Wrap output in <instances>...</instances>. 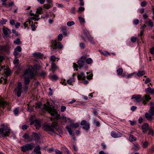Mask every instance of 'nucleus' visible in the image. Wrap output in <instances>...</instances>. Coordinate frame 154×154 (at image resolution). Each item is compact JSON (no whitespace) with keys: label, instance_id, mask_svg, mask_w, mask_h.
Masks as SVG:
<instances>
[{"label":"nucleus","instance_id":"1","mask_svg":"<svg viewBox=\"0 0 154 154\" xmlns=\"http://www.w3.org/2000/svg\"><path fill=\"white\" fill-rule=\"evenodd\" d=\"M44 108L52 116L54 117V119L51 118V120L52 121L51 125H45L44 129L51 134L55 135V131L54 128L57 125V122L55 121L60 119V115L57 113L55 109H52L49 106L46 105L45 104H44Z\"/></svg>","mask_w":154,"mask_h":154},{"label":"nucleus","instance_id":"2","mask_svg":"<svg viewBox=\"0 0 154 154\" xmlns=\"http://www.w3.org/2000/svg\"><path fill=\"white\" fill-rule=\"evenodd\" d=\"M38 65L35 64L31 68L26 69L23 73L24 75H29V77L25 76L24 77V82L25 85H28L30 82V78H33L35 76L34 73L38 68Z\"/></svg>","mask_w":154,"mask_h":154},{"label":"nucleus","instance_id":"3","mask_svg":"<svg viewBox=\"0 0 154 154\" xmlns=\"http://www.w3.org/2000/svg\"><path fill=\"white\" fill-rule=\"evenodd\" d=\"M11 133V130L7 127H4L0 128V138L1 137H9Z\"/></svg>","mask_w":154,"mask_h":154},{"label":"nucleus","instance_id":"4","mask_svg":"<svg viewBox=\"0 0 154 154\" xmlns=\"http://www.w3.org/2000/svg\"><path fill=\"white\" fill-rule=\"evenodd\" d=\"M79 126V123H71L69 126H66V128L67 130L70 134L71 135H72V131L71 128H76Z\"/></svg>","mask_w":154,"mask_h":154},{"label":"nucleus","instance_id":"5","mask_svg":"<svg viewBox=\"0 0 154 154\" xmlns=\"http://www.w3.org/2000/svg\"><path fill=\"white\" fill-rule=\"evenodd\" d=\"M52 45L51 47L54 49L57 48L61 49L63 48V46L61 43L59 42H57L56 41H53L51 42Z\"/></svg>","mask_w":154,"mask_h":154},{"label":"nucleus","instance_id":"6","mask_svg":"<svg viewBox=\"0 0 154 154\" xmlns=\"http://www.w3.org/2000/svg\"><path fill=\"white\" fill-rule=\"evenodd\" d=\"M22 85L21 82H19L18 84L17 87L15 89V91L16 94L18 97H20L22 91Z\"/></svg>","mask_w":154,"mask_h":154},{"label":"nucleus","instance_id":"7","mask_svg":"<svg viewBox=\"0 0 154 154\" xmlns=\"http://www.w3.org/2000/svg\"><path fill=\"white\" fill-rule=\"evenodd\" d=\"M21 150L25 152L26 151L32 150L33 148V144H27L21 147Z\"/></svg>","mask_w":154,"mask_h":154},{"label":"nucleus","instance_id":"8","mask_svg":"<svg viewBox=\"0 0 154 154\" xmlns=\"http://www.w3.org/2000/svg\"><path fill=\"white\" fill-rule=\"evenodd\" d=\"M87 57L85 56H82L78 61V63L80 69L84 65L85 61Z\"/></svg>","mask_w":154,"mask_h":154},{"label":"nucleus","instance_id":"9","mask_svg":"<svg viewBox=\"0 0 154 154\" xmlns=\"http://www.w3.org/2000/svg\"><path fill=\"white\" fill-rule=\"evenodd\" d=\"M151 98L149 95L145 94L142 97V103L144 105H146L147 103L148 102Z\"/></svg>","mask_w":154,"mask_h":154},{"label":"nucleus","instance_id":"10","mask_svg":"<svg viewBox=\"0 0 154 154\" xmlns=\"http://www.w3.org/2000/svg\"><path fill=\"white\" fill-rule=\"evenodd\" d=\"M81 125L83 126L82 128L86 130H88L90 129V124L85 120H82Z\"/></svg>","mask_w":154,"mask_h":154},{"label":"nucleus","instance_id":"11","mask_svg":"<svg viewBox=\"0 0 154 154\" xmlns=\"http://www.w3.org/2000/svg\"><path fill=\"white\" fill-rule=\"evenodd\" d=\"M131 99H134L135 100L134 102H135L139 103L141 101H142V97L140 95H134L132 96Z\"/></svg>","mask_w":154,"mask_h":154},{"label":"nucleus","instance_id":"12","mask_svg":"<svg viewBox=\"0 0 154 154\" xmlns=\"http://www.w3.org/2000/svg\"><path fill=\"white\" fill-rule=\"evenodd\" d=\"M21 51V48L20 46H17L14 49L13 54L16 58H17V56L19 52Z\"/></svg>","mask_w":154,"mask_h":154},{"label":"nucleus","instance_id":"13","mask_svg":"<svg viewBox=\"0 0 154 154\" xmlns=\"http://www.w3.org/2000/svg\"><path fill=\"white\" fill-rule=\"evenodd\" d=\"M111 136L113 138H117L121 137L122 134L119 132H116L114 131H112L111 133Z\"/></svg>","mask_w":154,"mask_h":154},{"label":"nucleus","instance_id":"14","mask_svg":"<svg viewBox=\"0 0 154 154\" xmlns=\"http://www.w3.org/2000/svg\"><path fill=\"white\" fill-rule=\"evenodd\" d=\"M152 114L149 112L146 113L145 114V117L146 119L149 121L152 122L153 119V116Z\"/></svg>","mask_w":154,"mask_h":154},{"label":"nucleus","instance_id":"15","mask_svg":"<svg viewBox=\"0 0 154 154\" xmlns=\"http://www.w3.org/2000/svg\"><path fill=\"white\" fill-rule=\"evenodd\" d=\"M142 129L143 133H146L147 131L149 129V126L147 123H145L142 126Z\"/></svg>","mask_w":154,"mask_h":154},{"label":"nucleus","instance_id":"16","mask_svg":"<svg viewBox=\"0 0 154 154\" xmlns=\"http://www.w3.org/2000/svg\"><path fill=\"white\" fill-rule=\"evenodd\" d=\"M82 38L83 40L85 42H87V39H88V41H89L91 43L93 44L95 43V42L93 40V38L91 37V36H88V38H87L86 39L83 36L82 37Z\"/></svg>","mask_w":154,"mask_h":154},{"label":"nucleus","instance_id":"17","mask_svg":"<svg viewBox=\"0 0 154 154\" xmlns=\"http://www.w3.org/2000/svg\"><path fill=\"white\" fill-rule=\"evenodd\" d=\"M2 30L5 36H8L9 34L11 33L10 30L7 27H3Z\"/></svg>","mask_w":154,"mask_h":154},{"label":"nucleus","instance_id":"18","mask_svg":"<svg viewBox=\"0 0 154 154\" xmlns=\"http://www.w3.org/2000/svg\"><path fill=\"white\" fill-rule=\"evenodd\" d=\"M32 137L33 140L37 142L38 140V133L33 132L32 133Z\"/></svg>","mask_w":154,"mask_h":154},{"label":"nucleus","instance_id":"19","mask_svg":"<svg viewBox=\"0 0 154 154\" xmlns=\"http://www.w3.org/2000/svg\"><path fill=\"white\" fill-rule=\"evenodd\" d=\"M35 125V126L37 129H38V120L36 119L32 121L30 123V125Z\"/></svg>","mask_w":154,"mask_h":154},{"label":"nucleus","instance_id":"20","mask_svg":"<svg viewBox=\"0 0 154 154\" xmlns=\"http://www.w3.org/2000/svg\"><path fill=\"white\" fill-rule=\"evenodd\" d=\"M51 70L53 72H54L58 68L55 63H51Z\"/></svg>","mask_w":154,"mask_h":154},{"label":"nucleus","instance_id":"21","mask_svg":"<svg viewBox=\"0 0 154 154\" xmlns=\"http://www.w3.org/2000/svg\"><path fill=\"white\" fill-rule=\"evenodd\" d=\"M59 60V58L57 57L54 55H52L50 56V60L51 62V63H55V62L57 60L58 61Z\"/></svg>","mask_w":154,"mask_h":154},{"label":"nucleus","instance_id":"22","mask_svg":"<svg viewBox=\"0 0 154 154\" xmlns=\"http://www.w3.org/2000/svg\"><path fill=\"white\" fill-rule=\"evenodd\" d=\"M146 93L147 94H154V90H152L150 87H149L147 88L145 91Z\"/></svg>","mask_w":154,"mask_h":154},{"label":"nucleus","instance_id":"23","mask_svg":"<svg viewBox=\"0 0 154 154\" xmlns=\"http://www.w3.org/2000/svg\"><path fill=\"white\" fill-rule=\"evenodd\" d=\"M47 73L43 71H39V76L43 78H44L46 75Z\"/></svg>","mask_w":154,"mask_h":154},{"label":"nucleus","instance_id":"24","mask_svg":"<svg viewBox=\"0 0 154 154\" xmlns=\"http://www.w3.org/2000/svg\"><path fill=\"white\" fill-rule=\"evenodd\" d=\"M75 82L74 78L72 77L69 78L67 81V83L70 85H72V83Z\"/></svg>","mask_w":154,"mask_h":154},{"label":"nucleus","instance_id":"25","mask_svg":"<svg viewBox=\"0 0 154 154\" xmlns=\"http://www.w3.org/2000/svg\"><path fill=\"white\" fill-rule=\"evenodd\" d=\"M5 74L6 77H8V76H10L11 74V72L10 69L8 68H7L6 71L5 72Z\"/></svg>","mask_w":154,"mask_h":154},{"label":"nucleus","instance_id":"26","mask_svg":"<svg viewBox=\"0 0 154 154\" xmlns=\"http://www.w3.org/2000/svg\"><path fill=\"white\" fill-rule=\"evenodd\" d=\"M140 145L137 143L134 144L133 147V149L135 151H137L139 150L140 148Z\"/></svg>","mask_w":154,"mask_h":154},{"label":"nucleus","instance_id":"27","mask_svg":"<svg viewBox=\"0 0 154 154\" xmlns=\"http://www.w3.org/2000/svg\"><path fill=\"white\" fill-rule=\"evenodd\" d=\"M145 74V72L143 71L139 70L137 73V75L138 76H141Z\"/></svg>","mask_w":154,"mask_h":154},{"label":"nucleus","instance_id":"28","mask_svg":"<svg viewBox=\"0 0 154 154\" xmlns=\"http://www.w3.org/2000/svg\"><path fill=\"white\" fill-rule=\"evenodd\" d=\"M61 30L63 32V35L65 36H66L67 35V33L66 32V27L64 26L62 27H61Z\"/></svg>","mask_w":154,"mask_h":154},{"label":"nucleus","instance_id":"29","mask_svg":"<svg viewBox=\"0 0 154 154\" xmlns=\"http://www.w3.org/2000/svg\"><path fill=\"white\" fill-rule=\"evenodd\" d=\"M129 140L131 142L136 141L137 140L136 138L132 135H131L129 137Z\"/></svg>","mask_w":154,"mask_h":154},{"label":"nucleus","instance_id":"30","mask_svg":"<svg viewBox=\"0 0 154 154\" xmlns=\"http://www.w3.org/2000/svg\"><path fill=\"white\" fill-rule=\"evenodd\" d=\"M78 19L80 23L81 24H84L85 23V19L81 17H79Z\"/></svg>","mask_w":154,"mask_h":154},{"label":"nucleus","instance_id":"31","mask_svg":"<svg viewBox=\"0 0 154 154\" xmlns=\"http://www.w3.org/2000/svg\"><path fill=\"white\" fill-rule=\"evenodd\" d=\"M123 70L122 68H119L117 70V72L118 75H121L122 74Z\"/></svg>","mask_w":154,"mask_h":154},{"label":"nucleus","instance_id":"32","mask_svg":"<svg viewBox=\"0 0 154 154\" xmlns=\"http://www.w3.org/2000/svg\"><path fill=\"white\" fill-rule=\"evenodd\" d=\"M14 43L17 45H20L21 43V42L19 38H17L14 41Z\"/></svg>","mask_w":154,"mask_h":154},{"label":"nucleus","instance_id":"33","mask_svg":"<svg viewBox=\"0 0 154 154\" xmlns=\"http://www.w3.org/2000/svg\"><path fill=\"white\" fill-rule=\"evenodd\" d=\"M52 5L51 4H45L43 5V8H45L47 9H49L50 8Z\"/></svg>","mask_w":154,"mask_h":154},{"label":"nucleus","instance_id":"34","mask_svg":"<svg viewBox=\"0 0 154 154\" xmlns=\"http://www.w3.org/2000/svg\"><path fill=\"white\" fill-rule=\"evenodd\" d=\"M28 106L27 107V111L30 113L33 110V108L32 106H30L29 104L28 105Z\"/></svg>","mask_w":154,"mask_h":154},{"label":"nucleus","instance_id":"35","mask_svg":"<svg viewBox=\"0 0 154 154\" xmlns=\"http://www.w3.org/2000/svg\"><path fill=\"white\" fill-rule=\"evenodd\" d=\"M35 17H32L30 19H29L28 21H27V22L28 23V24H29L30 26H31L33 24V22H32L31 20H34L35 19Z\"/></svg>","mask_w":154,"mask_h":154},{"label":"nucleus","instance_id":"36","mask_svg":"<svg viewBox=\"0 0 154 154\" xmlns=\"http://www.w3.org/2000/svg\"><path fill=\"white\" fill-rule=\"evenodd\" d=\"M62 119L63 122H68L69 121H70V119L66 118L65 117H63L62 118Z\"/></svg>","mask_w":154,"mask_h":154},{"label":"nucleus","instance_id":"37","mask_svg":"<svg viewBox=\"0 0 154 154\" xmlns=\"http://www.w3.org/2000/svg\"><path fill=\"white\" fill-rule=\"evenodd\" d=\"M143 146L142 147L143 148H146L149 145V143L146 142H142Z\"/></svg>","mask_w":154,"mask_h":154},{"label":"nucleus","instance_id":"38","mask_svg":"<svg viewBox=\"0 0 154 154\" xmlns=\"http://www.w3.org/2000/svg\"><path fill=\"white\" fill-rule=\"evenodd\" d=\"M77 78L79 80H85V76H83L81 75H78L77 76Z\"/></svg>","mask_w":154,"mask_h":154},{"label":"nucleus","instance_id":"39","mask_svg":"<svg viewBox=\"0 0 154 154\" xmlns=\"http://www.w3.org/2000/svg\"><path fill=\"white\" fill-rule=\"evenodd\" d=\"M61 149L64 151L65 153H67V152L69 151L68 149L65 146L62 147L61 148Z\"/></svg>","mask_w":154,"mask_h":154},{"label":"nucleus","instance_id":"40","mask_svg":"<svg viewBox=\"0 0 154 154\" xmlns=\"http://www.w3.org/2000/svg\"><path fill=\"white\" fill-rule=\"evenodd\" d=\"M149 113H150L152 115H154V108L152 107H150L149 110Z\"/></svg>","mask_w":154,"mask_h":154},{"label":"nucleus","instance_id":"41","mask_svg":"<svg viewBox=\"0 0 154 154\" xmlns=\"http://www.w3.org/2000/svg\"><path fill=\"white\" fill-rule=\"evenodd\" d=\"M137 39V38L134 36H133L131 37V40L132 42H136Z\"/></svg>","mask_w":154,"mask_h":154},{"label":"nucleus","instance_id":"42","mask_svg":"<svg viewBox=\"0 0 154 154\" xmlns=\"http://www.w3.org/2000/svg\"><path fill=\"white\" fill-rule=\"evenodd\" d=\"M7 51L5 46H2L0 47V51Z\"/></svg>","mask_w":154,"mask_h":154},{"label":"nucleus","instance_id":"43","mask_svg":"<svg viewBox=\"0 0 154 154\" xmlns=\"http://www.w3.org/2000/svg\"><path fill=\"white\" fill-rule=\"evenodd\" d=\"M33 151L36 154H38V146H37L34 149Z\"/></svg>","mask_w":154,"mask_h":154},{"label":"nucleus","instance_id":"44","mask_svg":"<svg viewBox=\"0 0 154 154\" xmlns=\"http://www.w3.org/2000/svg\"><path fill=\"white\" fill-rule=\"evenodd\" d=\"M92 60L91 58H88L86 60V62L88 64H90L92 62Z\"/></svg>","mask_w":154,"mask_h":154},{"label":"nucleus","instance_id":"45","mask_svg":"<svg viewBox=\"0 0 154 154\" xmlns=\"http://www.w3.org/2000/svg\"><path fill=\"white\" fill-rule=\"evenodd\" d=\"M58 77L55 75H54L51 77V79L52 80H56L58 79Z\"/></svg>","mask_w":154,"mask_h":154},{"label":"nucleus","instance_id":"46","mask_svg":"<svg viewBox=\"0 0 154 154\" xmlns=\"http://www.w3.org/2000/svg\"><path fill=\"white\" fill-rule=\"evenodd\" d=\"M23 137L25 139H27L29 138V135L28 133H26L23 136Z\"/></svg>","mask_w":154,"mask_h":154},{"label":"nucleus","instance_id":"47","mask_svg":"<svg viewBox=\"0 0 154 154\" xmlns=\"http://www.w3.org/2000/svg\"><path fill=\"white\" fill-rule=\"evenodd\" d=\"M67 25L69 26H70L75 24V23L74 21L68 22L67 23Z\"/></svg>","mask_w":154,"mask_h":154},{"label":"nucleus","instance_id":"48","mask_svg":"<svg viewBox=\"0 0 154 154\" xmlns=\"http://www.w3.org/2000/svg\"><path fill=\"white\" fill-rule=\"evenodd\" d=\"M154 132L152 129L151 128L149 129V132L148 133V134L153 136L154 135Z\"/></svg>","mask_w":154,"mask_h":154},{"label":"nucleus","instance_id":"49","mask_svg":"<svg viewBox=\"0 0 154 154\" xmlns=\"http://www.w3.org/2000/svg\"><path fill=\"white\" fill-rule=\"evenodd\" d=\"M94 123L97 126L99 127L100 125V123L98 121L95 120L94 121Z\"/></svg>","mask_w":154,"mask_h":154},{"label":"nucleus","instance_id":"50","mask_svg":"<svg viewBox=\"0 0 154 154\" xmlns=\"http://www.w3.org/2000/svg\"><path fill=\"white\" fill-rule=\"evenodd\" d=\"M45 57L43 54L39 53V59H45Z\"/></svg>","mask_w":154,"mask_h":154},{"label":"nucleus","instance_id":"51","mask_svg":"<svg viewBox=\"0 0 154 154\" xmlns=\"http://www.w3.org/2000/svg\"><path fill=\"white\" fill-rule=\"evenodd\" d=\"M83 33L86 36V38H88V36H90L89 35V34L87 30H85L84 31Z\"/></svg>","mask_w":154,"mask_h":154},{"label":"nucleus","instance_id":"52","mask_svg":"<svg viewBox=\"0 0 154 154\" xmlns=\"http://www.w3.org/2000/svg\"><path fill=\"white\" fill-rule=\"evenodd\" d=\"M63 37V35L61 34H60L57 37V38L58 40L61 41L62 40Z\"/></svg>","mask_w":154,"mask_h":154},{"label":"nucleus","instance_id":"53","mask_svg":"<svg viewBox=\"0 0 154 154\" xmlns=\"http://www.w3.org/2000/svg\"><path fill=\"white\" fill-rule=\"evenodd\" d=\"M14 112L15 115H17L19 113L18 109L16 108L14 110Z\"/></svg>","mask_w":154,"mask_h":154},{"label":"nucleus","instance_id":"54","mask_svg":"<svg viewBox=\"0 0 154 154\" xmlns=\"http://www.w3.org/2000/svg\"><path fill=\"white\" fill-rule=\"evenodd\" d=\"M135 73V72H133L127 75V78L128 79L131 78Z\"/></svg>","mask_w":154,"mask_h":154},{"label":"nucleus","instance_id":"55","mask_svg":"<svg viewBox=\"0 0 154 154\" xmlns=\"http://www.w3.org/2000/svg\"><path fill=\"white\" fill-rule=\"evenodd\" d=\"M33 55L35 56L36 55V57L35 58V60L36 62H38V54L36 53H35L33 54Z\"/></svg>","mask_w":154,"mask_h":154},{"label":"nucleus","instance_id":"56","mask_svg":"<svg viewBox=\"0 0 154 154\" xmlns=\"http://www.w3.org/2000/svg\"><path fill=\"white\" fill-rule=\"evenodd\" d=\"M147 5V2L146 1H144L142 2L141 3V6L142 7H144L146 6Z\"/></svg>","mask_w":154,"mask_h":154},{"label":"nucleus","instance_id":"57","mask_svg":"<svg viewBox=\"0 0 154 154\" xmlns=\"http://www.w3.org/2000/svg\"><path fill=\"white\" fill-rule=\"evenodd\" d=\"M66 108L65 106H62L61 107V111L62 112H64L66 109Z\"/></svg>","mask_w":154,"mask_h":154},{"label":"nucleus","instance_id":"58","mask_svg":"<svg viewBox=\"0 0 154 154\" xmlns=\"http://www.w3.org/2000/svg\"><path fill=\"white\" fill-rule=\"evenodd\" d=\"M139 23V20L138 19H135L133 21V23L134 24L137 25Z\"/></svg>","mask_w":154,"mask_h":154},{"label":"nucleus","instance_id":"59","mask_svg":"<svg viewBox=\"0 0 154 154\" xmlns=\"http://www.w3.org/2000/svg\"><path fill=\"white\" fill-rule=\"evenodd\" d=\"M79 46L82 49H84L85 47L84 44L82 42L80 43Z\"/></svg>","mask_w":154,"mask_h":154},{"label":"nucleus","instance_id":"60","mask_svg":"<svg viewBox=\"0 0 154 154\" xmlns=\"http://www.w3.org/2000/svg\"><path fill=\"white\" fill-rule=\"evenodd\" d=\"M92 76L93 74H91L87 75V78L88 80H91L92 79Z\"/></svg>","mask_w":154,"mask_h":154},{"label":"nucleus","instance_id":"61","mask_svg":"<svg viewBox=\"0 0 154 154\" xmlns=\"http://www.w3.org/2000/svg\"><path fill=\"white\" fill-rule=\"evenodd\" d=\"M56 154H63V153L58 149H56L55 150Z\"/></svg>","mask_w":154,"mask_h":154},{"label":"nucleus","instance_id":"62","mask_svg":"<svg viewBox=\"0 0 154 154\" xmlns=\"http://www.w3.org/2000/svg\"><path fill=\"white\" fill-rule=\"evenodd\" d=\"M6 104V102L2 100H0V105L2 106H4Z\"/></svg>","mask_w":154,"mask_h":154},{"label":"nucleus","instance_id":"63","mask_svg":"<svg viewBox=\"0 0 154 154\" xmlns=\"http://www.w3.org/2000/svg\"><path fill=\"white\" fill-rule=\"evenodd\" d=\"M12 32L16 36H18L19 35L18 33L15 30L13 29L12 30Z\"/></svg>","mask_w":154,"mask_h":154},{"label":"nucleus","instance_id":"64","mask_svg":"<svg viewBox=\"0 0 154 154\" xmlns=\"http://www.w3.org/2000/svg\"><path fill=\"white\" fill-rule=\"evenodd\" d=\"M151 7L152 8V11H153L152 13H153V16H152V17L153 19L154 20V6L153 5H152L151 6Z\"/></svg>","mask_w":154,"mask_h":154}]
</instances>
